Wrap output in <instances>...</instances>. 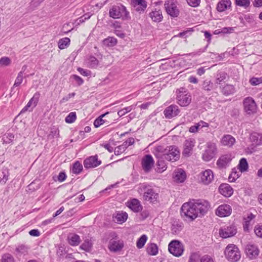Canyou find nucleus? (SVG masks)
<instances>
[{
	"instance_id": "nucleus-1",
	"label": "nucleus",
	"mask_w": 262,
	"mask_h": 262,
	"mask_svg": "<svg viewBox=\"0 0 262 262\" xmlns=\"http://www.w3.org/2000/svg\"><path fill=\"white\" fill-rule=\"evenodd\" d=\"M209 208L208 202L204 200H199L194 202L185 203L181 207V214L193 221L197 217L201 216L206 213Z\"/></svg>"
},
{
	"instance_id": "nucleus-2",
	"label": "nucleus",
	"mask_w": 262,
	"mask_h": 262,
	"mask_svg": "<svg viewBox=\"0 0 262 262\" xmlns=\"http://www.w3.org/2000/svg\"><path fill=\"white\" fill-rule=\"evenodd\" d=\"M109 15L114 19L122 18L123 19H128L130 18L129 12L122 4L113 6L110 9Z\"/></svg>"
},
{
	"instance_id": "nucleus-3",
	"label": "nucleus",
	"mask_w": 262,
	"mask_h": 262,
	"mask_svg": "<svg viewBox=\"0 0 262 262\" xmlns=\"http://www.w3.org/2000/svg\"><path fill=\"white\" fill-rule=\"evenodd\" d=\"M177 103L183 107L188 106L191 102V96L188 90L181 87L176 90Z\"/></svg>"
},
{
	"instance_id": "nucleus-4",
	"label": "nucleus",
	"mask_w": 262,
	"mask_h": 262,
	"mask_svg": "<svg viewBox=\"0 0 262 262\" xmlns=\"http://www.w3.org/2000/svg\"><path fill=\"white\" fill-rule=\"evenodd\" d=\"M225 257L231 262H236L241 257V252L238 247L234 244H229L224 251Z\"/></svg>"
},
{
	"instance_id": "nucleus-5",
	"label": "nucleus",
	"mask_w": 262,
	"mask_h": 262,
	"mask_svg": "<svg viewBox=\"0 0 262 262\" xmlns=\"http://www.w3.org/2000/svg\"><path fill=\"white\" fill-rule=\"evenodd\" d=\"M139 189L141 191H144L143 197L145 201L152 203L157 201L159 194L150 186H148L146 184L143 183L140 185Z\"/></svg>"
},
{
	"instance_id": "nucleus-6",
	"label": "nucleus",
	"mask_w": 262,
	"mask_h": 262,
	"mask_svg": "<svg viewBox=\"0 0 262 262\" xmlns=\"http://www.w3.org/2000/svg\"><path fill=\"white\" fill-rule=\"evenodd\" d=\"M162 156L165 160L175 162L179 159L180 150L176 146H169L164 149Z\"/></svg>"
},
{
	"instance_id": "nucleus-7",
	"label": "nucleus",
	"mask_w": 262,
	"mask_h": 262,
	"mask_svg": "<svg viewBox=\"0 0 262 262\" xmlns=\"http://www.w3.org/2000/svg\"><path fill=\"white\" fill-rule=\"evenodd\" d=\"M184 250L183 244L178 240H173L168 245L169 252L174 256L180 257L183 254Z\"/></svg>"
},
{
	"instance_id": "nucleus-8",
	"label": "nucleus",
	"mask_w": 262,
	"mask_h": 262,
	"mask_svg": "<svg viewBox=\"0 0 262 262\" xmlns=\"http://www.w3.org/2000/svg\"><path fill=\"white\" fill-rule=\"evenodd\" d=\"M244 111L248 115L256 113L257 106L254 100L251 97H248L243 100Z\"/></svg>"
},
{
	"instance_id": "nucleus-9",
	"label": "nucleus",
	"mask_w": 262,
	"mask_h": 262,
	"mask_svg": "<svg viewBox=\"0 0 262 262\" xmlns=\"http://www.w3.org/2000/svg\"><path fill=\"white\" fill-rule=\"evenodd\" d=\"M108 249L111 252H117L122 250L124 247L123 241L119 239L117 236L111 239L108 244Z\"/></svg>"
},
{
	"instance_id": "nucleus-10",
	"label": "nucleus",
	"mask_w": 262,
	"mask_h": 262,
	"mask_svg": "<svg viewBox=\"0 0 262 262\" xmlns=\"http://www.w3.org/2000/svg\"><path fill=\"white\" fill-rule=\"evenodd\" d=\"M216 152V146L214 143H209L207 148L203 154V159L205 161H210L215 155Z\"/></svg>"
},
{
	"instance_id": "nucleus-11",
	"label": "nucleus",
	"mask_w": 262,
	"mask_h": 262,
	"mask_svg": "<svg viewBox=\"0 0 262 262\" xmlns=\"http://www.w3.org/2000/svg\"><path fill=\"white\" fill-rule=\"evenodd\" d=\"M237 232V229L234 225L229 226L222 228L219 230V234L221 237L226 238L234 236Z\"/></svg>"
},
{
	"instance_id": "nucleus-12",
	"label": "nucleus",
	"mask_w": 262,
	"mask_h": 262,
	"mask_svg": "<svg viewBox=\"0 0 262 262\" xmlns=\"http://www.w3.org/2000/svg\"><path fill=\"white\" fill-rule=\"evenodd\" d=\"M167 13L172 17H178L179 14V10L177 6L172 1H166L164 4Z\"/></svg>"
},
{
	"instance_id": "nucleus-13",
	"label": "nucleus",
	"mask_w": 262,
	"mask_h": 262,
	"mask_svg": "<svg viewBox=\"0 0 262 262\" xmlns=\"http://www.w3.org/2000/svg\"><path fill=\"white\" fill-rule=\"evenodd\" d=\"M195 141L193 139H188L185 141L183 144L182 154L185 157H189L192 153V149L195 145Z\"/></svg>"
},
{
	"instance_id": "nucleus-14",
	"label": "nucleus",
	"mask_w": 262,
	"mask_h": 262,
	"mask_svg": "<svg viewBox=\"0 0 262 262\" xmlns=\"http://www.w3.org/2000/svg\"><path fill=\"white\" fill-rule=\"evenodd\" d=\"M101 164V161L98 159L97 155L91 156L84 160L83 165L85 168L96 167Z\"/></svg>"
},
{
	"instance_id": "nucleus-15",
	"label": "nucleus",
	"mask_w": 262,
	"mask_h": 262,
	"mask_svg": "<svg viewBox=\"0 0 262 262\" xmlns=\"http://www.w3.org/2000/svg\"><path fill=\"white\" fill-rule=\"evenodd\" d=\"M142 167L145 172H149L154 164V160L150 155L145 156L142 160Z\"/></svg>"
},
{
	"instance_id": "nucleus-16",
	"label": "nucleus",
	"mask_w": 262,
	"mask_h": 262,
	"mask_svg": "<svg viewBox=\"0 0 262 262\" xmlns=\"http://www.w3.org/2000/svg\"><path fill=\"white\" fill-rule=\"evenodd\" d=\"M201 181L204 184L208 185L212 182L214 179V174L210 169H207L200 174Z\"/></svg>"
},
{
	"instance_id": "nucleus-17",
	"label": "nucleus",
	"mask_w": 262,
	"mask_h": 262,
	"mask_svg": "<svg viewBox=\"0 0 262 262\" xmlns=\"http://www.w3.org/2000/svg\"><path fill=\"white\" fill-rule=\"evenodd\" d=\"M232 209L228 204H223L218 207L216 210V214L221 217H225L231 214Z\"/></svg>"
},
{
	"instance_id": "nucleus-18",
	"label": "nucleus",
	"mask_w": 262,
	"mask_h": 262,
	"mask_svg": "<svg viewBox=\"0 0 262 262\" xmlns=\"http://www.w3.org/2000/svg\"><path fill=\"white\" fill-rule=\"evenodd\" d=\"M40 93L36 92L32 98L29 100L27 104L22 109L21 113H24L29 110V108L32 106V108L29 111H32L33 108H34L37 104L39 98L40 97Z\"/></svg>"
},
{
	"instance_id": "nucleus-19",
	"label": "nucleus",
	"mask_w": 262,
	"mask_h": 262,
	"mask_svg": "<svg viewBox=\"0 0 262 262\" xmlns=\"http://www.w3.org/2000/svg\"><path fill=\"white\" fill-rule=\"evenodd\" d=\"M180 113L179 107L176 105H171L165 108L164 115L167 119H171L177 116Z\"/></svg>"
},
{
	"instance_id": "nucleus-20",
	"label": "nucleus",
	"mask_w": 262,
	"mask_h": 262,
	"mask_svg": "<svg viewBox=\"0 0 262 262\" xmlns=\"http://www.w3.org/2000/svg\"><path fill=\"white\" fill-rule=\"evenodd\" d=\"M220 193L225 197L231 196L233 193V189L230 185L227 183L221 184L219 188Z\"/></svg>"
},
{
	"instance_id": "nucleus-21",
	"label": "nucleus",
	"mask_w": 262,
	"mask_h": 262,
	"mask_svg": "<svg viewBox=\"0 0 262 262\" xmlns=\"http://www.w3.org/2000/svg\"><path fill=\"white\" fill-rule=\"evenodd\" d=\"M127 206L134 212H140L143 208L140 202L136 199H133L128 201Z\"/></svg>"
},
{
	"instance_id": "nucleus-22",
	"label": "nucleus",
	"mask_w": 262,
	"mask_h": 262,
	"mask_svg": "<svg viewBox=\"0 0 262 262\" xmlns=\"http://www.w3.org/2000/svg\"><path fill=\"white\" fill-rule=\"evenodd\" d=\"M132 4L135 10L139 13H143L147 7V2L145 0H132Z\"/></svg>"
},
{
	"instance_id": "nucleus-23",
	"label": "nucleus",
	"mask_w": 262,
	"mask_h": 262,
	"mask_svg": "<svg viewBox=\"0 0 262 262\" xmlns=\"http://www.w3.org/2000/svg\"><path fill=\"white\" fill-rule=\"evenodd\" d=\"M232 160L230 155H224L220 157L216 164L220 168H225L228 165Z\"/></svg>"
},
{
	"instance_id": "nucleus-24",
	"label": "nucleus",
	"mask_w": 262,
	"mask_h": 262,
	"mask_svg": "<svg viewBox=\"0 0 262 262\" xmlns=\"http://www.w3.org/2000/svg\"><path fill=\"white\" fill-rule=\"evenodd\" d=\"M186 176L185 171L182 169H179L176 171L173 176L174 181L178 183H182L186 179Z\"/></svg>"
},
{
	"instance_id": "nucleus-25",
	"label": "nucleus",
	"mask_w": 262,
	"mask_h": 262,
	"mask_svg": "<svg viewBox=\"0 0 262 262\" xmlns=\"http://www.w3.org/2000/svg\"><path fill=\"white\" fill-rule=\"evenodd\" d=\"M68 239L69 244L72 246H77L81 242L80 236L76 233H70Z\"/></svg>"
},
{
	"instance_id": "nucleus-26",
	"label": "nucleus",
	"mask_w": 262,
	"mask_h": 262,
	"mask_svg": "<svg viewBox=\"0 0 262 262\" xmlns=\"http://www.w3.org/2000/svg\"><path fill=\"white\" fill-rule=\"evenodd\" d=\"M245 251L247 255L251 258L257 256L259 252L258 249L253 245H247Z\"/></svg>"
},
{
	"instance_id": "nucleus-27",
	"label": "nucleus",
	"mask_w": 262,
	"mask_h": 262,
	"mask_svg": "<svg viewBox=\"0 0 262 262\" xmlns=\"http://www.w3.org/2000/svg\"><path fill=\"white\" fill-rule=\"evenodd\" d=\"M183 228V224L180 221H174L171 227V233L174 235H178Z\"/></svg>"
},
{
	"instance_id": "nucleus-28",
	"label": "nucleus",
	"mask_w": 262,
	"mask_h": 262,
	"mask_svg": "<svg viewBox=\"0 0 262 262\" xmlns=\"http://www.w3.org/2000/svg\"><path fill=\"white\" fill-rule=\"evenodd\" d=\"M231 2L230 0H221L220 1L216 6V10L217 11L222 12L231 7Z\"/></svg>"
},
{
	"instance_id": "nucleus-29",
	"label": "nucleus",
	"mask_w": 262,
	"mask_h": 262,
	"mask_svg": "<svg viewBox=\"0 0 262 262\" xmlns=\"http://www.w3.org/2000/svg\"><path fill=\"white\" fill-rule=\"evenodd\" d=\"M149 16L155 22H160L163 19L162 12L160 10H157L155 9L149 14Z\"/></svg>"
},
{
	"instance_id": "nucleus-30",
	"label": "nucleus",
	"mask_w": 262,
	"mask_h": 262,
	"mask_svg": "<svg viewBox=\"0 0 262 262\" xmlns=\"http://www.w3.org/2000/svg\"><path fill=\"white\" fill-rule=\"evenodd\" d=\"M241 23L244 25H246L247 23L252 25L254 23V18L253 15L250 14H245L239 18Z\"/></svg>"
},
{
	"instance_id": "nucleus-31",
	"label": "nucleus",
	"mask_w": 262,
	"mask_h": 262,
	"mask_svg": "<svg viewBox=\"0 0 262 262\" xmlns=\"http://www.w3.org/2000/svg\"><path fill=\"white\" fill-rule=\"evenodd\" d=\"M221 142L223 145L230 147L234 144L235 139L231 135H226L222 138Z\"/></svg>"
},
{
	"instance_id": "nucleus-32",
	"label": "nucleus",
	"mask_w": 262,
	"mask_h": 262,
	"mask_svg": "<svg viewBox=\"0 0 262 262\" xmlns=\"http://www.w3.org/2000/svg\"><path fill=\"white\" fill-rule=\"evenodd\" d=\"M235 91V88L231 84H226L222 89V93L225 96L233 94Z\"/></svg>"
},
{
	"instance_id": "nucleus-33",
	"label": "nucleus",
	"mask_w": 262,
	"mask_h": 262,
	"mask_svg": "<svg viewBox=\"0 0 262 262\" xmlns=\"http://www.w3.org/2000/svg\"><path fill=\"white\" fill-rule=\"evenodd\" d=\"M14 139V135L10 133L5 134L2 138L3 144H11Z\"/></svg>"
},
{
	"instance_id": "nucleus-34",
	"label": "nucleus",
	"mask_w": 262,
	"mask_h": 262,
	"mask_svg": "<svg viewBox=\"0 0 262 262\" xmlns=\"http://www.w3.org/2000/svg\"><path fill=\"white\" fill-rule=\"evenodd\" d=\"M147 252L150 255H156L158 253V248L156 244L151 243L148 245Z\"/></svg>"
},
{
	"instance_id": "nucleus-35",
	"label": "nucleus",
	"mask_w": 262,
	"mask_h": 262,
	"mask_svg": "<svg viewBox=\"0 0 262 262\" xmlns=\"http://www.w3.org/2000/svg\"><path fill=\"white\" fill-rule=\"evenodd\" d=\"M117 43V39L114 37H108L103 40V44L106 47H113Z\"/></svg>"
},
{
	"instance_id": "nucleus-36",
	"label": "nucleus",
	"mask_w": 262,
	"mask_h": 262,
	"mask_svg": "<svg viewBox=\"0 0 262 262\" xmlns=\"http://www.w3.org/2000/svg\"><path fill=\"white\" fill-rule=\"evenodd\" d=\"M128 215L126 212H119L115 216V221L117 223H122L125 222L127 219Z\"/></svg>"
},
{
	"instance_id": "nucleus-37",
	"label": "nucleus",
	"mask_w": 262,
	"mask_h": 262,
	"mask_svg": "<svg viewBox=\"0 0 262 262\" xmlns=\"http://www.w3.org/2000/svg\"><path fill=\"white\" fill-rule=\"evenodd\" d=\"M92 245L91 239L87 238L84 241V242L81 245L80 248L85 251H90L92 249Z\"/></svg>"
},
{
	"instance_id": "nucleus-38",
	"label": "nucleus",
	"mask_w": 262,
	"mask_h": 262,
	"mask_svg": "<svg viewBox=\"0 0 262 262\" xmlns=\"http://www.w3.org/2000/svg\"><path fill=\"white\" fill-rule=\"evenodd\" d=\"M238 168L241 172L246 171L248 169V164L245 158H242L238 165Z\"/></svg>"
},
{
	"instance_id": "nucleus-39",
	"label": "nucleus",
	"mask_w": 262,
	"mask_h": 262,
	"mask_svg": "<svg viewBox=\"0 0 262 262\" xmlns=\"http://www.w3.org/2000/svg\"><path fill=\"white\" fill-rule=\"evenodd\" d=\"M70 39L68 37L60 39L58 42V46L60 49H64L69 46Z\"/></svg>"
},
{
	"instance_id": "nucleus-40",
	"label": "nucleus",
	"mask_w": 262,
	"mask_h": 262,
	"mask_svg": "<svg viewBox=\"0 0 262 262\" xmlns=\"http://www.w3.org/2000/svg\"><path fill=\"white\" fill-rule=\"evenodd\" d=\"M25 70L24 71H20L15 80L13 86V89L15 87L18 86L23 82Z\"/></svg>"
},
{
	"instance_id": "nucleus-41",
	"label": "nucleus",
	"mask_w": 262,
	"mask_h": 262,
	"mask_svg": "<svg viewBox=\"0 0 262 262\" xmlns=\"http://www.w3.org/2000/svg\"><path fill=\"white\" fill-rule=\"evenodd\" d=\"M214 84L212 82L209 80H205L202 84V89L207 92H210L213 88Z\"/></svg>"
},
{
	"instance_id": "nucleus-42",
	"label": "nucleus",
	"mask_w": 262,
	"mask_h": 262,
	"mask_svg": "<svg viewBox=\"0 0 262 262\" xmlns=\"http://www.w3.org/2000/svg\"><path fill=\"white\" fill-rule=\"evenodd\" d=\"M99 63L98 59L94 56H91L88 60V67L90 68H96Z\"/></svg>"
},
{
	"instance_id": "nucleus-43",
	"label": "nucleus",
	"mask_w": 262,
	"mask_h": 262,
	"mask_svg": "<svg viewBox=\"0 0 262 262\" xmlns=\"http://www.w3.org/2000/svg\"><path fill=\"white\" fill-rule=\"evenodd\" d=\"M147 240V236L145 234L142 235L137 241L136 246L138 248H142Z\"/></svg>"
},
{
	"instance_id": "nucleus-44",
	"label": "nucleus",
	"mask_w": 262,
	"mask_h": 262,
	"mask_svg": "<svg viewBox=\"0 0 262 262\" xmlns=\"http://www.w3.org/2000/svg\"><path fill=\"white\" fill-rule=\"evenodd\" d=\"M135 105H132L129 106L125 107L118 112V115L120 117L125 115L127 113L130 112L132 110L135 108Z\"/></svg>"
},
{
	"instance_id": "nucleus-45",
	"label": "nucleus",
	"mask_w": 262,
	"mask_h": 262,
	"mask_svg": "<svg viewBox=\"0 0 262 262\" xmlns=\"http://www.w3.org/2000/svg\"><path fill=\"white\" fill-rule=\"evenodd\" d=\"M59 136V130L55 127L51 128V131L48 136L49 139L57 138Z\"/></svg>"
},
{
	"instance_id": "nucleus-46",
	"label": "nucleus",
	"mask_w": 262,
	"mask_h": 262,
	"mask_svg": "<svg viewBox=\"0 0 262 262\" xmlns=\"http://www.w3.org/2000/svg\"><path fill=\"white\" fill-rule=\"evenodd\" d=\"M83 169L82 165L79 161L74 163L73 166L72 171L75 174L80 173Z\"/></svg>"
},
{
	"instance_id": "nucleus-47",
	"label": "nucleus",
	"mask_w": 262,
	"mask_h": 262,
	"mask_svg": "<svg viewBox=\"0 0 262 262\" xmlns=\"http://www.w3.org/2000/svg\"><path fill=\"white\" fill-rule=\"evenodd\" d=\"M107 114H108V112L101 115L94 121V125L95 127H98L105 123L104 120L102 118Z\"/></svg>"
},
{
	"instance_id": "nucleus-48",
	"label": "nucleus",
	"mask_w": 262,
	"mask_h": 262,
	"mask_svg": "<svg viewBox=\"0 0 262 262\" xmlns=\"http://www.w3.org/2000/svg\"><path fill=\"white\" fill-rule=\"evenodd\" d=\"M251 139L255 142L256 144L259 145L262 144V135L258 134H253L251 136Z\"/></svg>"
},
{
	"instance_id": "nucleus-49",
	"label": "nucleus",
	"mask_w": 262,
	"mask_h": 262,
	"mask_svg": "<svg viewBox=\"0 0 262 262\" xmlns=\"http://www.w3.org/2000/svg\"><path fill=\"white\" fill-rule=\"evenodd\" d=\"M235 3L236 6L247 8L250 6V0H235Z\"/></svg>"
},
{
	"instance_id": "nucleus-50",
	"label": "nucleus",
	"mask_w": 262,
	"mask_h": 262,
	"mask_svg": "<svg viewBox=\"0 0 262 262\" xmlns=\"http://www.w3.org/2000/svg\"><path fill=\"white\" fill-rule=\"evenodd\" d=\"M126 143H123L114 149L115 154L116 155H120L123 153L126 149Z\"/></svg>"
},
{
	"instance_id": "nucleus-51",
	"label": "nucleus",
	"mask_w": 262,
	"mask_h": 262,
	"mask_svg": "<svg viewBox=\"0 0 262 262\" xmlns=\"http://www.w3.org/2000/svg\"><path fill=\"white\" fill-rule=\"evenodd\" d=\"M239 177V173L237 172L235 168L232 169L231 174L228 177V180L230 182H235V180L238 179Z\"/></svg>"
},
{
	"instance_id": "nucleus-52",
	"label": "nucleus",
	"mask_w": 262,
	"mask_h": 262,
	"mask_svg": "<svg viewBox=\"0 0 262 262\" xmlns=\"http://www.w3.org/2000/svg\"><path fill=\"white\" fill-rule=\"evenodd\" d=\"M76 119V114L75 112L70 113L66 118L65 121L67 123H73Z\"/></svg>"
},
{
	"instance_id": "nucleus-53",
	"label": "nucleus",
	"mask_w": 262,
	"mask_h": 262,
	"mask_svg": "<svg viewBox=\"0 0 262 262\" xmlns=\"http://www.w3.org/2000/svg\"><path fill=\"white\" fill-rule=\"evenodd\" d=\"M11 60L8 57H3L0 58V66L7 67L11 64Z\"/></svg>"
},
{
	"instance_id": "nucleus-54",
	"label": "nucleus",
	"mask_w": 262,
	"mask_h": 262,
	"mask_svg": "<svg viewBox=\"0 0 262 262\" xmlns=\"http://www.w3.org/2000/svg\"><path fill=\"white\" fill-rule=\"evenodd\" d=\"M16 251L20 254L26 255L28 253V248L26 246L21 245L16 248Z\"/></svg>"
},
{
	"instance_id": "nucleus-55",
	"label": "nucleus",
	"mask_w": 262,
	"mask_h": 262,
	"mask_svg": "<svg viewBox=\"0 0 262 262\" xmlns=\"http://www.w3.org/2000/svg\"><path fill=\"white\" fill-rule=\"evenodd\" d=\"M249 83L252 85H257L262 83V77L259 78L252 77L249 80Z\"/></svg>"
},
{
	"instance_id": "nucleus-56",
	"label": "nucleus",
	"mask_w": 262,
	"mask_h": 262,
	"mask_svg": "<svg viewBox=\"0 0 262 262\" xmlns=\"http://www.w3.org/2000/svg\"><path fill=\"white\" fill-rule=\"evenodd\" d=\"M2 262H14V259L10 254L7 253L2 256Z\"/></svg>"
},
{
	"instance_id": "nucleus-57",
	"label": "nucleus",
	"mask_w": 262,
	"mask_h": 262,
	"mask_svg": "<svg viewBox=\"0 0 262 262\" xmlns=\"http://www.w3.org/2000/svg\"><path fill=\"white\" fill-rule=\"evenodd\" d=\"M227 74L225 72H221L217 74V77L216 80V83L220 84L221 82L224 81L226 78Z\"/></svg>"
},
{
	"instance_id": "nucleus-58",
	"label": "nucleus",
	"mask_w": 262,
	"mask_h": 262,
	"mask_svg": "<svg viewBox=\"0 0 262 262\" xmlns=\"http://www.w3.org/2000/svg\"><path fill=\"white\" fill-rule=\"evenodd\" d=\"M188 4L192 7H198L201 3V0H186Z\"/></svg>"
},
{
	"instance_id": "nucleus-59",
	"label": "nucleus",
	"mask_w": 262,
	"mask_h": 262,
	"mask_svg": "<svg viewBox=\"0 0 262 262\" xmlns=\"http://www.w3.org/2000/svg\"><path fill=\"white\" fill-rule=\"evenodd\" d=\"M255 234L260 238H262V226L256 225L254 228Z\"/></svg>"
},
{
	"instance_id": "nucleus-60",
	"label": "nucleus",
	"mask_w": 262,
	"mask_h": 262,
	"mask_svg": "<svg viewBox=\"0 0 262 262\" xmlns=\"http://www.w3.org/2000/svg\"><path fill=\"white\" fill-rule=\"evenodd\" d=\"M77 70L81 75L84 76H88L91 74L90 71L84 70L81 68H78Z\"/></svg>"
},
{
	"instance_id": "nucleus-61",
	"label": "nucleus",
	"mask_w": 262,
	"mask_h": 262,
	"mask_svg": "<svg viewBox=\"0 0 262 262\" xmlns=\"http://www.w3.org/2000/svg\"><path fill=\"white\" fill-rule=\"evenodd\" d=\"M44 0H32L30 3V6L33 8H35L38 6Z\"/></svg>"
},
{
	"instance_id": "nucleus-62",
	"label": "nucleus",
	"mask_w": 262,
	"mask_h": 262,
	"mask_svg": "<svg viewBox=\"0 0 262 262\" xmlns=\"http://www.w3.org/2000/svg\"><path fill=\"white\" fill-rule=\"evenodd\" d=\"M201 262H214L211 257L208 255H204L201 258Z\"/></svg>"
},
{
	"instance_id": "nucleus-63",
	"label": "nucleus",
	"mask_w": 262,
	"mask_h": 262,
	"mask_svg": "<svg viewBox=\"0 0 262 262\" xmlns=\"http://www.w3.org/2000/svg\"><path fill=\"white\" fill-rule=\"evenodd\" d=\"M72 77L74 79V80L77 82L78 85H80L83 83V80L80 77L76 75H72Z\"/></svg>"
},
{
	"instance_id": "nucleus-64",
	"label": "nucleus",
	"mask_w": 262,
	"mask_h": 262,
	"mask_svg": "<svg viewBox=\"0 0 262 262\" xmlns=\"http://www.w3.org/2000/svg\"><path fill=\"white\" fill-rule=\"evenodd\" d=\"M199 127H200V126H199V124L197 123V124H195L194 125L191 126L189 128V131L192 133H195L198 132Z\"/></svg>"
}]
</instances>
